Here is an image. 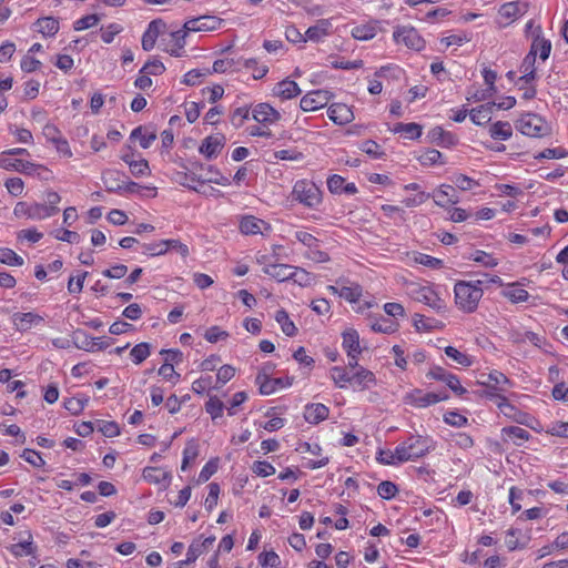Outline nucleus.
<instances>
[{"mask_svg":"<svg viewBox=\"0 0 568 568\" xmlns=\"http://www.w3.org/2000/svg\"><path fill=\"white\" fill-rule=\"evenodd\" d=\"M455 303L466 313L476 311L484 293V281H458L454 287Z\"/></svg>","mask_w":568,"mask_h":568,"instance_id":"obj_1","label":"nucleus"},{"mask_svg":"<svg viewBox=\"0 0 568 568\" xmlns=\"http://www.w3.org/2000/svg\"><path fill=\"white\" fill-rule=\"evenodd\" d=\"M432 448L430 440L422 436H412L395 448L397 460L406 463L425 456Z\"/></svg>","mask_w":568,"mask_h":568,"instance_id":"obj_2","label":"nucleus"},{"mask_svg":"<svg viewBox=\"0 0 568 568\" xmlns=\"http://www.w3.org/2000/svg\"><path fill=\"white\" fill-rule=\"evenodd\" d=\"M292 196L301 204L311 209L316 207L322 202L320 187L308 180L296 181L293 186Z\"/></svg>","mask_w":568,"mask_h":568,"instance_id":"obj_3","label":"nucleus"},{"mask_svg":"<svg viewBox=\"0 0 568 568\" xmlns=\"http://www.w3.org/2000/svg\"><path fill=\"white\" fill-rule=\"evenodd\" d=\"M408 294L414 301L424 303L437 312L444 311L446 307L444 300L428 285L410 283Z\"/></svg>","mask_w":568,"mask_h":568,"instance_id":"obj_4","label":"nucleus"},{"mask_svg":"<svg viewBox=\"0 0 568 568\" xmlns=\"http://www.w3.org/2000/svg\"><path fill=\"white\" fill-rule=\"evenodd\" d=\"M516 129L524 135L531 138H542L549 133V126L545 120L534 113L523 115L516 122Z\"/></svg>","mask_w":568,"mask_h":568,"instance_id":"obj_5","label":"nucleus"},{"mask_svg":"<svg viewBox=\"0 0 568 568\" xmlns=\"http://www.w3.org/2000/svg\"><path fill=\"white\" fill-rule=\"evenodd\" d=\"M295 239L307 247L305 256L315 263H325L329 261V255L320 248V241L311 233L296 231Z\"/></svg>","mask_w":568,"mask_h":568,"instance_id":"obj_6","label":"nucleus"},{"mask_svg":"<svg viewBox=\"0 0 568 568\" xmlns=\"http://www.w3.org/2000/svg\"><path fill=\"white\" fill-rule=\"evenodd\" d=\"M13 214L17 217H28L31 220H43L54 215L53 207H45L44 204L26 202H18L13 209Z\"/></svg>","mask_w":568,"mask_h":568,"instance_id":"obj_7","label":"nucleus"},{"mask_svg":"<svg viewBox=\"0 0 568 568\" xmlns=\"http://www.w3.org/2000/svg\"><path fill=\"white\" fill-rule=\"evenodd\" d=\"M393 38L396 43H404L407 48L416 51H419L425 47V41L417 30L412 27L397 28L393 33Z\"/></svg>","mask_w":568,"mask_h":568,"instance_id":"obj_8","label":"nucleus"},{"mask_svg":"<svg viewBox=\"0 0 568 568\" xmlns=\"http://www.w3.org/2000/svg\"><path fill=\"white\" fill-rule=\"evenodd\" d=\"M332 97L333 94L327 90H314L301 99L300 105L305 112L316 111L324 108Z\"/></svg>","mask_w":568,"mask_h":568,"instance_id":"obj_9","label":"nucleus"},{"mask_svg":"<svg viewBox=\"0 0 568 568\" xmlns=\"http://www.w3.org/2000/svg\"><path fill=\"white\" fill-rule=\"evenodd\" d=\"M445 399H447L446 395H440L436 393H424L420 389H414L413 392L407 393L404 397V402L406 404L416 407H427Z\"/></svg>","mask_w":568,"mask_h":568,"instance_id":"obj_10","label":"nucleus"},{"mask_svg":"<svg viewBox=\"0 0 568 568\" xmlns=\"http://www.w3.org/2000/svg\"><path fill=\"white\" fill-rule=\"evenodd\" d=\"M223 20L214 16H202L193 18L184 23V29L192 32L214 31L217 30Z\"/></svg>","mask_w":568,"mask_h":568,"instance_id":"obj_11","label":"nucleus"},{"mask_svg":"<svg viewBox=\"0 0 568 568\" xmlns=\"http://www.w3.org/2000/svg\"><path fill=\"white\" fill-rule=\"evenodd\" d=\"M427 376L433 379L444 382L457 395H463L466 393V388H464L460 385L459 378L456 375L447 372L443 367H439V366L433 367L428 372Z\"/></svg>","mask_w":568,"mask_h":568,"instance_id":"obj_12","label":"nucleus"},{"mask_svg":"<svg viewBox=\"0 0 568 568\" xmlns=\"http://www.w3.org/2000/svg\"><path fill=\"white\" fill-rule=\"evenodd\" d=\"M225 144L224 135L216 134L206 136L200 148L199 152L204 155L207 160H212L219 156Z\"/></svg>","mask_w":568,"mask_h":568,"instance_id":"obj_13","label":"nucleus"},{"mask_svg":"<svg viewBox=\"0 0 568 568\" xmlns=\"http://www.w3.org/2000/svg\"><path fill=\"white\" fill-rule=\"evenodd\" d=\"M166 24L162 19L152 20L142 36V49L148 52L151 51L155 45L158 37L164 32Z\"/></svg>","mask_w":568,"mask_h":568,"instance_id":"obj_14","label":"nucleus"},{"mask_svg":"<svg viewBox=\"0 0 568 568\" xmlns=\"http://www.w3.org/2000/svg\"><path fill=\"white\" fill-rule=\"evenodd\" d=\"M480 377L483 378V381H480L481 385H485L496 392H506L511 385L508 377L498 371H493L489 374H481Z\"/></svg>","mask_w":568,"mask_h":568,"instance_id":"obj_15","label":"nucleus"},{"mask_svg":"<svg viewBox=\"0 0 568 568\" xmlns=\"http://www.w3.org/2000/svg\"><path fill=\"white\" fill-rule=\"evenodd\" d=\"M12 322L18 331L27 332L31 329L33 326H38L39 324H41L43 322V317L33 312H18L13 314Z\"/></svg>","mask_w":568,"mask_h":568,"instance_id":"obj_16","label":"nucleus"},{"mask_svg":"<svg viewBox=\"0 0 568 568\" xmlns=\"http://www.w3.org/2000/svg\"><path fill=\"white\" fill-rule=\"evenodd\" d=\"M253 119L263 124H273L281 119V114L268 103H260L253 109Z\"/></svg>","mask_w":568,"mask_h":568,"instance_id":"obj_17","label":"nucleus"},{"mask_svg":"<svg viewBox=\"0 0 568 568\" xmlns=\"http://www.w3.org/2000/svg\"><path fill=\"white\" fill-rule=\"evenodd\" d=\"M328 118L336 124L344 125L354 120V114L347 104L334 103L328 108Z\"/></svg>","mask_w":568,"mask_h":568,"instance_id":"obj_18","label":"nucleus"},{"mask_svg":"<svg viewBox=\"0 0 568 568\" xmlns=\"http://www.w3.org/2000/svg\"><path fill=\"white\" fill-rule=\"evenodd\" d=\"M255 383L260 386L262 395H271L277 389L290 385V383H285L282 378H268L264 373L257 374Z\"/></svg>","mask_w":568,"mask_h":568,"instance_id":"obj_19","label":"nucleus"},{"mask_svg":"<svg viewBox=\"0 0 568 568\" xmlns=\"http://www.w3.org/2000/svg\"><path fill=\"white\" fill-rule=\"evenodd\" d=\"M433 199L438 206L445 207L450 204L458 203L459 199L455 194V189L452 185L443 184L433 193Z\"/></svg>","mask_w":568,"mask_h":568,"instance_id":"obj_20","label":"nucleus"},{"mask_svg":"<svg viewBox=\"0 0 568 568\" xmlns=\"http://www.w3.org/2000/svg\"><path fill=\"white\" fill-rule=\"evenodd\" d=\"M273 93L282 100H288L301 94V89L295 81L285 79L276 83V85L273 89Z\"/></svg>","mask_w":568,"mask_h":568,"instance_id":"obj_21","label":"nucleus"},{"mask_svg":"<svg viewBox=\"0 0 568 568\" xmlns=\"http://www.w3.org/2000/svg\"><path fill=\"white\" fill-rule=\"evenodd\" d=\"M0 168L6 170H14L24 174H31L36 171L37 165L28 161L11 159L9 156H1Z\"/></svg>","mask_w":568,"mask_h":568,"instance_id":"obj_22","label":"nucleus"},{"mask_svg":"<svg viewBox=\"0 0 568 568\" xmlns=\"http://www.w3.org/2000/svg\"><path fill=\"white\" fill-rule=\"evenodd\" d=\"M328 413L324 404H308L304 409V418L310 424H318L328 417Z\"/></svg>","mask_w":568,"mask_h":568,"instance_id":"obj_23","label":"nucleus"},{"mask_svg":"<svg viewBox=\"0 0 568 568\" xmlns=\"http://www.w3.org/2000/svg\"><path fill=\"white\" fill-rule=\"evenodd\" d=\"M263 272L278 282L291 280L294 266L288 264L270 263L264 266Z\"/></svg>","mask_w":568,"mask_h":568,"instance_id":"obj_24","label":"nucleus"},{"mask_svg":"<svg viewBox=\"0 0 568 568\" xmlns=\"http://www.w3.org/2000/svg\"><path fill=\"white\" fill-rule=\"evenodd\" d=\"M352 386L359 389H365L376 384V377L373 372L358 367L355 372H352Z\"/></svg>","mask_w":568,"mask_h":568,"instance_id":"obj_25","label":"nucleus"},{"mask_svg":"<svg viewBox=\"0 0 568 568\" xmlns=\"http://www.w3.org/2000/svg\"><path fill=\"white\" fill-rule=\"evenodd\" d=\"M130 139L139 140L142 149H149L156 140V132L155 130H149L148 128L140 125L132 130Z\"/></svg>","mask_w":568,"mask_h":568,"instance_id":"obj_26","label":"nucleus"},{"mask_svg":"<svg viewBox=\"0 0 568 568\" xmlns=\"http://www.w3.org/2000/svg\"><path fill=\"white\" fill-rule=\"evenodd\" d=\"M331 27H332V23L328 20H326V19L318 20L316 22V24L310 27L305 31V39L314 41V42H318L325 36L328 34Z\"/></svg>","mask_w":568,"mask_h":568,"instance_id":"obj_27","label":"nucleus"},{"mask_svg":"<svg viewBox=\"0 0 568 568\" xmlns=\"http://www.w3.org/2000/svg\"><path fill=\"white\" fill-rule=\"evenodd\" d=\"M493 104H481L469 111L470 120L476 125H485L491 120Z\"/></svg>","mask_w":568,"mask_h":568,"instance_id":"obj_28","label":"nucleus"},{"mask_svg":"<svg viewBox=\"0 0 568 568\" xmlns=\"http://www.w3.org/2000/svg\"><path fill=\"white\" fill-rule=\"evenodd\" d=\"M265 225L263 220L248 215L241 220L240 230L245 235H255L262 233V227Z\"/></svg>","mask_w":568,"mask_h":568,"instance_id":"obj_29","label":"nucleus"},{"mask_svg":"<svg viewBox=\"0 0 568 568\" xmlns=\"http://www.w3.org/2000/svg\"><path fill=\"white\" fill-rule=\"evenodd\" d=\"M102 182L108 192L121 193V173L115 170H106L102 173Z\"/></svg>","mask_w":568,"mask_h":568,"instance_id":"obj_30","label":"nucleus"},{"mask_svg":"<svg viewBox=\"0 0 568 568\" xmlns=\"http://www.w3.org/2000/svg\"><path fill=\"white\" fill-rule=\"evenodd\" d=\"M343 348L347 354L362 353L359 335L357 331L349 328L343 333Z\"/></svg>","mask_w":568,"mask_h":568,"instance_id":"obj_31","label":"nucleus"},{"mask_svg":"<svg viewBox=\"0 0 568 568\" xmlns=\"http://www.w3.org/2000/svg\"><path fill=\"white\" fill-rule=\"evenodd\" d=\"M37 31L44 37H53L59 31V21L53 17L40 18L36 21Z\"/></svg>","mask_w":568,"mask_h":568,"instance_id":"obj_32","label":"nucleus"},{"mask_svg":"<svg viewBox=\"0 0 568 568\" xmlns=\"http://www.w3.org/2000/svg\"><path fill=\"white\" fill-rule=\"evenodd\" d=\"M501 434L517 446H520L524 442H527L530 438V434L519 426L504 427L501 429Z\"/></svg>","mask_w":568,"mask_h":568,"instance_id":"obj_33","label":"nucleus"},{"mask_svg":"<svg viewBox=\"0 0 568 568\" xmlns=\"http://www.w3.org/2000/svg\"><path fill=\"white\" fill-rule=\"evenodd\" d=\"M352 37L356 40L367 41L373 39L377 34V23L369 22L365 24L356 26L352 29Z\"/></svg>","mask_w":568,"mask_h":568,"instance_id":"obj_34","label":"nucleus"},{"mask_svg":"<svg viewBox=\"0 0 568 568\" xmlns=\"http://www.w3.org/2000/svg\"><path fill=\"white\" fill-rule=\"evenodd\" d=\"M551 51V42L544 38L537 36L530 47L529 54L536 59V55L539 54V58L545 61L548 59Z\"/></svg>","mask_w":568,"mask_h":568,"instance_id":"obj_35","label":"nucleus"},{"mask_svg":"<svg viewBox=\"0 0 568 568\" xmlns=\"http://www.w3.org/2000/svg\"><path fill=\"white\" fill-rule=\"evenodd\" d=\"M489 134L495 140L506 141L513 135V128L509 122L497 121L489 128Z\"/></svg>","mask_w":568,"mask_h":568,"instance_id":"obj_36","label":"nucleus"},{"mask_svg":"<svg viewBox=\"0 0 568 568\" xmlns=\"http://www.w3.org/2000/svg\"><path fill=\"white\" fill-rule=\"evenodd\" d=\"M206 170L210 175L209 176L199 175L197 182L214 183V184L223 185V186L230 185V183H231L230 179L224 176L217 168H215L213 165H209L206 168Z\"/></svg>","mask_w":568,"mask_h":568,"instance_id":"obj_37","label":"nucleus"},{"mask_svg":"<svg viewBox=\"0 0 568 568\" xmlns=\"http://www.w3.org/2000/svg\"><path fill=\"white\" fill-rule=\"evenodd\" d=\"M535 62L536 59L532 57V54H527L520 65V72L523 75L519 78V81L525 83H530L536 78V70H535Z\"/></svg>","mask_w":568,"mask_h":568,"instance_id":"obj_38","label":"nucleus"},{"mask_svg":"<svg viewBox=\"0 0 568 568\" xmlns=\"http://www.w3.org/2000/svg\"><path fill=\"white\" fill-rule=\"evenodd\" d=\"M503 295L513 303L526 302L529 298V293L517 284H509L503 291Z\"/></svg>","mask_w":568,"mask_h":568,"instance_id":"obj_39","label":"nucleus"},{"mask_svg":"<svg viewBox=\"0 0 568 568\" xmlns=\"http://www.w3.org/2000/svg\"><path fill=\"white\" fill-rule=\"evenodd\" d=\"M329 374L337 387L345 388L348 384L352 385V372H347L346 368L334 366L331 368Z\"/></svg>","mask_w":568,"mask_h":568,"instance_id":"obj_40","label":"nucleus"},{"mask_svg":"<svg viewBox=\"0 0 568 568\" xmlns=\"http://www.w3.org/2000/svg\"><path fill=\"white\" fill-rule=\"evenodd\" d=\"M369 326L374 332L392 334L397 331L398 324L392 320L381 317L372 320Z\"/></svg>","mask_w":568,"mask_h":568,"instance_id":"obj_41","label":"nucleus"},{"mask_svg":"<svg viewBox=\"0 0 568 568\" xmlns=\"http://www.w3.org/2000/svg\"><path fill=\"white\" fill-rule=\"evenodd\" d=\"M393 131L395 133H404L408 139H418L422 135V126L417 123H397Z\"/></svg>","mask_w":568,"mask_h":568,"instance_id":"obj_42","label":"nucleus"},{"mask_svg":"<svg viewBox=\"0 0 568 568\" xmlns=\"http://www.w3.org/2000/svg\"><path fill=\"white\" fill-rule=\"evenodd\" d=\"M276 322L281 325L282 332L286 336H294L296 334V326L290 320L288 314L284 310H280L275 314Z\"/></svg>","mask_w":568,"mask_h":568,"instance_id":"obj_43","label":"nucleus"},{"mask_svg":"<svg viewBox=\"0 0 568 568\" xmlns=\"http://www.w3.org/2000/svg\"><path fill=\"white\" fill-rule=\"evenodd\" d=\"M31 535H29V539L13 544L8 549L14 557H22V556H29L32 555L36 550V547L33 546V542L31 540Z\"/></svg>","mask_w":568,"mask_h":568,"instance_id":"obj_44","label":"nucleus"},{"mask_svg":"<svg viewBox=\"0 0 568 568\" xmlns=\"http://www.w3.org/2000/svg\"><path fill=\"white\" fill-rule=\"evenodd\" d=\"M0 263L9 266H22L24 261L13 250L0 247Z\"/></svg>","mask_w":568,"mask_h":568,"instance_id":"obj_45","label":"nucleus"},{"mask_svg":"<svg viewBox=\"0 0 568 568\" xmlns=\"http://www.w3.org/2000/svg\"><path fill=\"white\" fill-rule=\"evenodd\" d=\"M224 408V403L217 396H210L209 400L205 403V410L213 420L223 415Z\"/></svg>","mask_w":568,"mask_h":568,"instance_id":"obj_46","label":"nucleus"},{"mask_svg":"<svg viewBox=\"0 0 568 568\" xmlns=\"http://www.w3.org/2000/svg\"><path fill=\"white\" fill-rule=\"evenodd\" d=\"M74 344L80 349L95 352V345L98 343L95 337L89 336L84 332H75Z\"/></svg>","mask_w":568,"mask_h":568,"instance_id":"obj_47","label":"nucleus"},{"mask_svg":"<svg viewBox=\"0 0 568 568\" xmlns=\"http://www.w3.org/2000/svg\"><path fill=\"white\" fill-rule=\"evenodd\" d=\"M237 65H242L246 69L253 70V78L255 80L262 79L268 72V68L266 65H257V61L253 58L251 59H241L237 61Z\"/></svg>","mask_w":568,"mask_h":568,"instance_id":"obj_48","label":"nucleus"},{"mask_svg":"<svg viewBox=\"0 0 568 568\" xmlns=\"http://www.w3.org/2000/svg\"><path fill=\"white\" fill-rule=\"evenodd\" d=\"M143 478L151 484L168 481L169 474L156 467H146L143 470Z\"/></svg>","mask_w":568,"mask_h":568,"instance_id":"obj_49","label":"nucleus"},{"mask_svg":"<svg viewBox=\"0 0 568 568\" xmlns=\"http://www.w3.org/2000/svg\"><path fill=\"white\" fill-rule=\"evenodd\" d=\"M445 354L447 357L455 361L458 365L464 367H468L473 365V358L467 354L459 352L457 348L453 346L445 347Z\"/></svg>","mask_w":568,"mask_h":568,"instance_id":"obj_50","label":"nucleus"},{"mask_svg":"<svg viewBox=\"0 0 568 568\" xmlns=\"http://www.w3.org/2000/svg\"><path fill=\"white\" fill-rule=\"evenodd\" d=\"M524 4L520 2H508L501 6L499 14L506 19L517 18L523 13Z\"/></svg>","mask_w":568,"mask_h":568,"instance_id":"obj_51","label":"nucleus"},{"mask_svg":"<svg viewBox=\"0 0 568 568\" xmlns=\"http://www.w3.org/2000/svg\"><path fill=\"white\" fill-rule=\"evenodd\" d=\"M197 455H199L197 444L194 440H190L183 450V460H182L181 469L183 471H185L190 462L195 460Z\"/></svg>","mask_w":568,"mask_h":568,"instance_id":"obj_52","label":"nucleus"},{"mask_svg":"<svg viewBox=\"0 0 568 568\" xmlns=\"http://www.w3.org/2000/svg\"><path fill=\"white\" fill-rule=\"evenodd\" d=\"M150 344L149 343H140V344H136L132 349H131V357H132V361L134 364L139 365L141 364L143 361H145L149 355H150Z\"/></svg>","mask_w":568,"mask_h":568,"instance_id":"obj_53","label":"nucleus"},{"mask_svg":"<svg viewBox=\"0 0 568 568\" xmlns=\"http://www.w3.org/2000/svg\"><path fill=\"white\" fill-rule=\"evenodd\" d=\"M235 375V368L231 365H223L219 368L216 374V384L213 386L214 389H219L222 385L231 381Z\"/></svg>","mask_w":568,"mask_h":568,"instance_id":"obj_54","label":"nucleus"},{"mask_svg":"<svg viewBox=\"0 0 568 568\" xmlns=\"http://www.w3.org/2000/svg\"><path fill=\"white\" fill-rule=\"evenodd\" d=\"M89 398H79V397H71L64 400V408L68 409L71 414L78 415L80 414L85 405L88 404Z\"/></svg>","mask_w":568,"mask_h":568,"instance_id":"obj_55","label":"nucleus"},{"mask_svg":"<svg viewBox=\"0 0 568 568\" xmlns=\"http://www.w3.org/2000/svg\"><path fill=\"white\" fill-rule=\"evenodd\" d=\"M258 562L263 568H278L281 559L275 551H266L258 556Z\"/></svg>","mask_w":568,"mask_h":568,"instance_id":"obj_56","label":"nucleus"},{"mask_svg":"<svg viewBox=\"0 0 568 568\" xmlns=\"http://www.w3.org/2000/svg\"><path fill=\"white\" fill-rule=\"evenodd\" d=\"M173 179L180 185L185 186L192 191L199 192L197 187L190 184V182H197L199 175H196L195 173L189 174L186 172H175Z\"/></svg>","mask_w":568,"mask_h":568,"instance_id":"obj_57","label":"nucleus"},{"mask_svg":"<svg viewBox=\"0 0 568 568\" xmlns=\"http://www.w3.org/2000/svg\"><path fill=\"white\" fill-rule=\"evenodd\" d=\"M440 160H442V153L435 149L426 150L418 156V161L423 165H434L437 163H442Z\"/></svg>","mask_w":568,"mask_h":568,"instance_id":"obj_58","label":"nucleus"},{"mask_svg":"<svg viewBox=\"0 0 568 568\" xmlns=\"http://www.w3.org/2000/svg\"><path fill=\"white\" fill-rule=\"evenodd\" d=\"M165 71L164 64L158 60L153 59L148 61L143 68L140 70V73L151 74V75H160Z\"/></svg>","mask_w":568,"mask_h":568,"instance_id":"obj_59","label":"nucleus"},{"mask_svg":"<svg viewBox=\"0 0 568 568\" xmlns=\"http://www.w3.org/2000/svg\"><path fill=\"white\" fill-rule=\"evenodd\" d=\"M361 295H362V288L359 285L343 286L338 291V296H341L349 302L358 301Z\"/></svg>","mask_w":568,"mask_h":568,"instance_id":"obj_60","label":"nucleus"},{"mask_svg":"<svg viewBox=\"0 0 568 568\" xmlns=\"http://www.w3.org/2000/svg\"><path fill=\"white\" fill-rule=\"evenodd\" d=\"M397 491V486L388 480H384L377 486V494L384 499H390L395 497Z\"/></svg>","mask_w":568,"mask_h":568,"instance_id":"obj_61","label":"nucleus"},{"mask_svg":"<svg viewBox=\"0 0 568 568\" xmlns=\"http://www.w3.org/2000/svg\"><path fill=\"white\" fill-rule=\"evenodd\" d=\"M361 150L373 156L374 159H381L383 158L384 155V152L382 151L381 149V145L377 144L375 141L373 140H366L364 141L362 144H361Z\"/></svg>","mask_w":568,"mask_h":568,"instance_id":"obj_62","label":"nucleus"},{"mask_svg":"<svg viewBox=\"0 0 568 568\" xmlns=\"http://www.w3.org/2000/svg\"><path fill=\"white\" fill-rule=\"evenodd\" d=\"M130 171L135 178L151 174L149 162L145 159L130 163Z\"/></svg>","mask_w":568,"mask_h":568,"instance_id":"obj_63","label":"nucleus"},{"mask_svg":"<svg viewBox=\"0 0 568 568\" xmlns=\"http://www.w3.org/2000/svg\"><path fill=\"white\" fill-rule=\"evenodd\" d=\"M21 457L29 464H31L33 467L41 468L44 466V460L41 457V455L30 448H26L23 453L21 454Z\"/></svg>","mask_w":568,"mask_h":568,"instance_id":"obj_64","label":"nucleus"}]
</instances>
